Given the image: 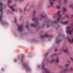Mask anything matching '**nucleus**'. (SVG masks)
<instances>
[{
    "label": "nucleus",
    "instance_id": "f8f14e48",
    "mask_svg": "<svg viewBox=\"0 0 73 73\" xmlns=\"http://www.w3.org/2000/svg\"><path fill=\"white\" fill-rule=\"evenodd\" d=\"M61 41V40H60L59 38H58V37H57L56 38V44H59Z\"/></svg>",
    "mask_w": 73,
    "mask_h": 73
},
{
    "label": "nucleus",
    "instance_id": "f257e3e1",
    "mask_svg": "<svg viewBox=\"0 0 73 73\" xmlns=\"http://www.w3.org/2000/svg\"><path fill=\"white\" fill-rule=\"evenodd\" d=\"M46 16H44L42 15H40L39 17L38 18H33L32 19L33 21H34V22H35V23L34 24L33 23L31 24H30L31 26L32 27H36L38 24V20L39 19H46Z\"/></svg>",
    "mask_w": 73,
    "mask_h": 73
},
{
    "label": "nucleus",
    "instance_id": "f704fd0d",
    "mask_svg": "<svg viewBox=\"0 0 73 73\" xmlns=\"http://www.w3.org/2000/svg\"><path fill=\"white\" fill-rule=\"evenodd\" d=\"M66 17H68V15H66Z\"/></svg>",
    "mask_w": 73,
    "mask_h": 73
},
{
    "label": "nucleus",
    "instance_id": "9d476101",
    "mask_svg": "<svg viewBox=\"0 0 73 73\" xmlns=\"http://www.w3.org/2000/svg\"><path fill=\"white\" fill-rule=\"evenodd\" d=\"M73 70V68L71 67L70 68V69L69 70H68V69L67 68L66 69H64V70L63 72H64V73H65V72H68V71H70V72H72Z\"/></svg>",
    "mask_w": 73,
    "mask_h": 73
},
{
    "label": "nucleus",
    "instance_id": "0eeeda50",
    "mask_svg": "<svg viewBox=\"0 0 73 73\" xmlns=\"http://www.w3.org/2000/svg\"><path fill=\"white\" fill-rule=\"evenodd\" d=\"M23 27L22 25L19 26L18 27V30L19 32H22L23 31Z\"/></svg>",
    "mask_w": 73,
    "mask_h": 73
},
{
    "label": "nucleus",
    "instance_id": "2f4dec72",
    "mask_svg": "<svg viewBox=\"0 0 73 73\" xmlns=\"http://www.w3.org/2000/svg\"><path fill=\"white\" fill-rule=\"evenodd\" d=\"M17 0H14V1L15 2H17Z\"/></svg>",
    "mask_w": 73,
    "mask_h": 73
},
{
    "label": "nucleus",
    "instance_id": "2eb2a0df",
    "mask_svg": "<svg viewBox=\"0 0 73 73\" xmlns=\"http://www.w3.org/2000/svg\"><path fill=\"white\" fill-rule=\"evenodd\" d=\"M63 11L62 12V14L63 15L65 13V12L67 10L66 9V7H64L63 8Z\"/></svg>",
    "mask_w": 73,
    "mask_h": 73
},
{
    "label": "nucleus",
    "instance_id": "393cba45",
    "mask_svg": "<svg viewBox=\"0 0 73 73\" xmlns=\"http://www.w3.org/2000/svg\"><path fill=\"white\" fill-rule=\"evenodd\" d=\"M27 9V7H25L24 8V11H26V10Z\"/></svg>",
    "mask_w": 73,
    "mask_h": 73
},
{
    "label": "nucleus",
    "instance_id": "f03ea898",
    "mask_svg": "<svg viewBox=\"0 0 73 73\" xmlns=\"http://www.w3.org/2000/svg\"><path fill=\"white\" fill-rule=\"evenodd\" d=\"M4 8V7L3 6V3L1 2L0 1V12H1V14H0V21L1 24L3 25H5L7 23L3 21V19H2V16H3V9Z\"/></svg>",
    "mask_w": 73,
    "mask_h": 73
},
{
    "label": "nucleus",
    "instance_id": "1a4fd4ad",
    "mask_svg": "<svg viewBox=\"0 0 73 73\" xmlns=\"http://www.w3.org/2000/svg\"><path fill=\"white\" fill-rule=\"evenodd\" d=\"M59 61V60L58 59V57H57L56 58V60L54 59H52V60L51 61V63L52 62H58Z\"/></svg>",
    "mask_w": 73,
    "mask_h": 73
},
{
    "label": "nucleus",
    "instance_id": "c85d7f7f",
    "mask_svg": "<svg viewBox=\"0 0 73 73\" xmlns=\"http://www.w3.org/2000/svg\"><path fill=\"white\" fill-rule=\"evenodd\" d=\"M26 27L27 28V29H28V25H27L26 26Z\"/></svg>",
    "mask_w": 73,
    "mask_h": 73
},
{
    "label": "nucleus",
    "instance_id": "9b49d317",
    "mask_svg": "<svg viewBox=\"0 0 73 73\" xmlns=\"http://www.w3.org/2000/svg\"><path fill=\"white\" fill-rule=\"evenodd\" d=\"M49 37V35H48V34L47 33H45L44 36L42 35H41L40 36V37H41V38H44V37Z\"/></svg>",
    "mask_w": 73,
    "mask_h": 73
},
{
    "label": "nucleus",
    "instance_id": "39448f33",
    "mask_svg": "<svg viewBox=\"0 0 73 73\" xmlns=\"http://www.w3.org/2000/svg\"><path fill=\"white\" fill-rule=\"evenodd\" d=\"M72 30H69L70 29V27H66L67 30L66 31V33H69L70 35H71L73 32V23H72L71 25Z\"/></svg>",
    "mask_w": 73,
    "mask_h": 73
},
{
    "label": "nucleus",
    "instance_id": "e433bc0d",
    "mask_svg": "<svg viewBox=\"0 0 73 73\" xmlns=\"http://www.w3.org/2000/svg\"><path fill=\"white\" fill-rule=\"evenodd\" d=\"M56 54H54V56H56Z\"/></svg>",
    "mask_w": 73,
    "mask_h": 73
},
{
    "label": "nucleus",
    "instance_id": "7ed1b4c3",
    "mask_svg": "<svg viewBox=\"0 0 73 73\" xmlns=\"http://www.w3.org/2000/svg\"><path fill=\"white\" fill-rule=\"evenodd\" d=\"M12 3V1L11 0H8L7 6L8 7H9V8H10L11 10L10 11V13L11 14H12L15 11V12L16 11V10L14 9V6H10L9 5V4L10 3Z\"/></svg>",
    "mask_w": 73,
    "mask_h": 73
},
{
    "label": "nucleus",
    "instance_id": "a211bd4d",
    "mask_svg": "<svg viewBox=\"0 0 73 73\" xmlns=\"http://www.w3.org/2000/svg\"><path fill=\"white\" fill-rule=\"evenodd\" d=\"M17 17H15L14 18V22L15 23H16V22H17Z\"/></svg>",
    "mask_w": 73,
    "mask_h": 73
},
{
    "label": "nucleus",
    "instance_id": "aec40b11",
    "mask_svg": "<svg viewBox=\"0 0 73 73\" xmlns=\"http://www.w3.org/2000/svg\"><path fill=\"white\" fill-rule=\"evenodd\" d=\"M68 2V0H64V4H66V3Z\"/></svg>",
    "mask_w": 73,
    "mask_h": 73
},
{
    "label": "nucleus",
    "instance_id": "f3484780",
    "mask_svg": "<svg viewBox=\"0 0 73 73\" xmlns=\"http://www.w3.org/2000/svg\"><path fill=\"white\" fill-rule=\"evenodd\" d=\"M61 23L62 24H68V21H66L64 22H63L62 21H61Z\"/></svg>",
    "mask_w": 73,
    "mask_h": 73
},
{
    "label": "nucleus",
    "instance_id": "4468645a",
    "mask_svg": "<svg viewBox=\"0 0 73 73\" xmlns=\"http://www.w3.org/2000/svg\"><path fill=\"white\" fill-rule=\"evenodd\" d=\"M62 50L66 53H68V49L67 47H66L64 49H62Z\"/></svg>",
    "mask_w": 73,
    "mask_h": 73
},
{
    "label": "nucleus",
    "instance_id": "4c0bfd02",
    "mask_svg": "<svg viewBox=\"0 0 73 73\" xmlns=\"http://www.w3.org/2000/svg\"><path fill=\"white\" fill-rule=\"evenodd\" d=\"M38 67H39V66H40L39 65H38Z\"/></svg>",
    "mask_w": 73,
    "mask_h": 73
},
{
    "label": "nucleus",
    "instance_id": "72a5a7b5",
    "mask_svg": "<svg viewBox=\"0 0 73 73\" xmlns=\"http://www.w3.org/2000/svg\"><path fill=\"white\" fill-rule=\"evenodd\" d=\"M57 50V48H55V51H56V50Z\"/></svg>",
    "mask_w": 73,
    "mask_h": 73
},
{
    "label": "nucleus",
    "instance_id": "ddd939ff",
    "mask_svg": "<svg viewBox=\"0 0 73 73\" xmlns=\"http://www.w3.org/2000/svg\"><path fill=\"white\" fill-rule=\"evenodd\" d=\"M50 7H52L53 5L54 4V2L55 1V0H50Z\"/></svg>",
    "mask_w": 73,
    "mask_h": 73
},
{
    "label": "nucleus",
    "instance_id": "dca6fc26",
    "mask_svg": "<svg viewBox=\"0 0 73 73\" xmlns=\"http://www.w3.org/2000/svg\"><path fill=\"white\" fill-rule=\"evenodd\" d=\"M68 41L70 43H73V38L71 39H70L69 38H68Z\"/></svg>",
    "mask_w": 73,
    "mask_h": 73
},
{
    "label": "nucleus",
    "instance_id": "4be33fe9",
    "mask_svg": "<svg viewBox=\"0 0 73 73\" xmlns=\"http://www.w3.org/2000/svg\"><path fill=\"white\" fill-rule=\"evenodd\" d=\"M36 12V10H34L33 11V15H35V13Z\"/></svg>",
    "mask_w": 73,
    "mask_h": 73
},
{
    "label": "nucleus",
    "instance_id": "cd10ccee",
    "mask_svg": "<svg viewBox=\"0 0 73 73\" xmlns=\"http://www.w3.org/2000/svg\"><path fill=\"white\" fill-rule=\"evenodd\" d=\"M14 62H16V61H17V60H16V59H14Z\"/></svg>",
    "mask_w": 73,
    "mask_h": 73
},
{
    "label": "nucleus",
    "instance_id": "bb28decb",
    "mask_svg": "<svg viewBox=\"0 0 73 73\" xmlns=\"http://www.w3.org/2000/svg\"><path fill=\"white\" fill-rule=\"evenodd\" d=\"M72 5H69V7H70V8L72 7Z\"/></svg>",
    "mask_w": 73,
    "mask_h": 73
},
{
    "label": "nucleus",
    "instance_id": "6ab92c4d",
    "mask_svg": "<svg viewBox=\"0 0 73 73\" xmlns=\"http://www.w3.org/2000/svg\"><path fill=\"white\" fill-rule=\"evenodd\" d=\"M65 67H68L69 66V64H65L64 65Z\"/></svg>",
    "mask_w": 73,
    "mask_h": 73
},
{
    "label": "nucleus",
    "instance_id": "423d86ee",
    "mask_svg": "<svg viewBox=\"0 0 73 73\" xmlns=\"http://www.w3.org/2000/svg\"><path fill=\"white\" fill-rule=\"evenodd\" d=\"M24 68L26 71H31V68L29 67H28L27 65H24Z\"/></svg>",
    "mask_w": 73,
    "mask_h": 73
},
{
    "label": "nucleus",
    "instance_id": "412c9836",
    "mask_svg": "<svg viewBox=\"0 0 73 73\" xmlns=\"http://www.w3.org/2000/svg\"><path fill=\"white\" fill-rule=\"evenodd\" d=\"M56 7L57 8H58V9H60V5H57L56 6Z\"/></svg>",
    "mask_w": 73,
    "mask_h": 73
},
{
    "label": "nucleus",
    "instance_id": "7c9ffc66",
    "mask_svg": "<svg viewBox=\"0 0 73 73\" xmlns=\"http://www.w3.org/2000/svg\"><path fill=\"white\" fill-rule=\"evenodd\" d=\"M20 11H21V12H22V10L21 9H20Z\"/></svg>",
    "mask_w": 73,
    "mask_h": 73
},
{
    "label": "nucleus",
    "instance_id": "473e14b6",
    "mask_svg": "<svg viewBox=\"0 0 73 73\" xmlns=\"http://www.w3.org/2000/svg\"><path fill=\"white\" fill-rule=\"evenodd\" d=\"M2 71H4V68H2Z\"/></svg>",
    "mask_w": 73,
    "mask_h": 73
},
{
    "label": "nucleus",
    "instance_id": "b1692460",
    "mask_svg": "<svg viewBox=\"0 0 73 73\" xmlns=\"http://www.w3.org/2000/svg\"><path fill=\"white\" fill-rule=\"evenodd\" d=\"M24 56L23 55L22 56V60H23V59L24 58Z\"/></svg>",
    "mask_w": 73,
    "mask_h": 73
},
{
    "label": "nucleus",
    "instance_id": "5701e85b",
    "mask_svg": "<svg viewBox=\"0 0 73 73\" xmlns=\"http://www.w3.org/2000/svg\"><path fill=\"white\" fill-rule=\"evenodd\" d=\"M58 2L60 4H61V1L60 0H59L58 1Z\"/></svg>",
    "mask_w": 73,
    "mask_h": 73
},
{
    "label": "nucleus",
    "instance_id": "c9c22d12",
    "mask_svg": "<svg viewBox=\"0 0 73 73\" xmlns=\"http://www.w3.org/2000/svg\"><path fill=\"white\" fill-rule=\"evenodd\" d=\"M71 17H73V15H71Z\"/></svg>",
    "mask_w": 73,
    "mask_h": 73
},
{
    "label": "nucleus",
    "instance_id": "a878e982",
    "mask_svg": "<svg viewBox=\"0 0 73 73\" xmlns=\"http://www.w3.org/2000/svg\"><path fill=\"white\" fill-rule=\"evenodd\" d=\"M70 60L72 61H73V58H72V57H70Z\"/></svg>",
    "mask_w": 73,
    "mask_h": 73
},
{
    "label": "nucleus",
    "instance_id": "6e6552de",
    "mask_svg": "<svg viewBox=\"0 0 73 73\" xmlns=\"http://www.w3.org/2000/svg\"><path fill=\"white\" fill-rule=\"evenodd\" d=\"M48 54H49V53L48 52H47L46 55L44 56L43 61L46 60L48 61V58H47V56L48 55Z\"/></svg>",
    "mask_w": 73,
    "mask_h": 73
},
{
    "label": "nucleus",
    "instance_id": "20e7f679",
    "mask_svg": "<svg viewBox=\"0 0 73 73\" xmlns=\"http://www.w3.org/2000/svg\"><path fill=\"white\" fill-rule=\"evenodd\" d=\"M60 13L61 11H57V14L58 16V17L57 19V21H55L54 22V23H57L58 22V21H59L60 20H61V19H64V17L62 18V15L60 14Z\"/></svg>",
    "mask_w": 73,
    "mask_h": 73
},
{
    "label": "nucleus",
    "instance_id": "c756f323",
    "mask_svg": "<svg viewBox=\"0 0 73 73\" xmlns=\"http://www.w3.org/2000/svg\"><path fill=\"white\" fill-rule=\"evenodd\" d=\"M20 2L21 1H23L24 0H18Z\"/></svg>",
    "mask_w": 73,
    "mask_h": 73
}]
</instances>
